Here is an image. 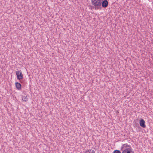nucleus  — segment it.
<instances>
[{"label": "nucleus", "instance_id": "obj_1", "mask_svg": "<svg viewBox=\"0 0 153 153\" xmlns=\"http://www.w3.org/2000/svg\"><path fill=\"white\" fill-rule=\"evenodd\" d=\"M126 149L128 150L132 149L130 145H128L127 143L123 144L121 148V150L123 151H125Z\"/></svg>", "mask_w": 153, "mask_h": 153}, {"label": "nucleus", "instance_id": "obj_2", "mask_svg": "<svg viewBox=\"0 0 153 153\" xmlns=\"http://www.w3.org/2000/svg\"><path fill=\"white\" fill-rule=\"evenodd\" d=\"M16 73L17 76V78L19 80H21L23 78V75L21 71H16Z\"/></svg>", "mask_w": 153, "mask_h": 153}, {"label": "nucleus", "instance_id": "obj_3", "mask_svg": "<svg viewBox=\"0 0 153 153\" xmlns=\"http://www.w3.org/2000/svg\"><path fill=\"white\" fill-rule=\"evenodd\" d=\"M108 2L107 0H103L101 2V5L103 7L106 8L108 5Z\"/></svg>", "mask_w": 153, "mask_h": 153}, {"label": "nucleus", "instance_id": "obj_4", "mask_svg": "<svg viewBox=\"0 0 153 153\" xmlns=\"http://www.w3.org/2000/svg\"><path fill=\"white\" fill-rule=\"evenodd\" d=\"M140 125L143 128H145L146 125L145 124V121L144 120L141 119L140 121Z\"/></svg>", "mask_w": 153, "mask_h": 153}, {"label": "nucleus", "instance_id": "obj_5", "mask_svg": "<svg viewBox=\"0 0 153 153\" xmlns=\"http://www.w3.org/2000/svg\"><path fill=\"white\" fill-rule=\"evenodd\" d=\"M15 84L16 87L18 90H20L21 89V85L20 83L16 82Z\"/></svg>", "mask_w": 153, "mask_h": 153}, {"label": "nucleus", "instance_id": "obj_6", "mask_svg": "<svg viewBox=\"0 0 153 153\" xmlns=\"http://www.w3.org/2000/svg\"><path fill=\"white\" fill-rule=\"evenodd\" d=\"M134 152L132 151V149L127 150L126 149L125 151H122V153H134Z\"/></svg>", "mask_w": 153, "mask_h": 153}, {"label": "nucleus", "instance_id": "obj_7", "mask_svg": "<svg viewBox=\"0 0 153 153\" xmlns=\"http://www.w3.org/2000/svg\"><path fill=\"white\" fill-rule=\"evenodd\" d=\"M27 96L24 95L22 96V100L23 101L26 102L27 101Z\"/></svg>", "mask_w": 153, "mask_h": 153}, {"label": "nucleus", "instance_id": "obj_8", "mask_svg": "<svg viewBox=\"0 0 153 153\" xmlns=\"http://www.w3.org/2000/svg\"><path fill=\"white\" fill-rule=\"evenodd\" d=\"M85 153H95V152L93 150L89 149L86 151Z\"/></svg>", "mask_w": 153, "mask_h": 153}, {"label": "nucleus", "instance_id": "obj_9", "mask_svg": "<svg viewBox=\"0 0 153 153\" xmlns=\"http://www.w3.org/2000/svg\"><path fill=\"white\" fill-rule=\"evenodd\" d=\"M113 153H121V152L119 150H116L114 151Z\"/></svg>", "mask_w": 153, "mask_h": 153}]
</instances>
